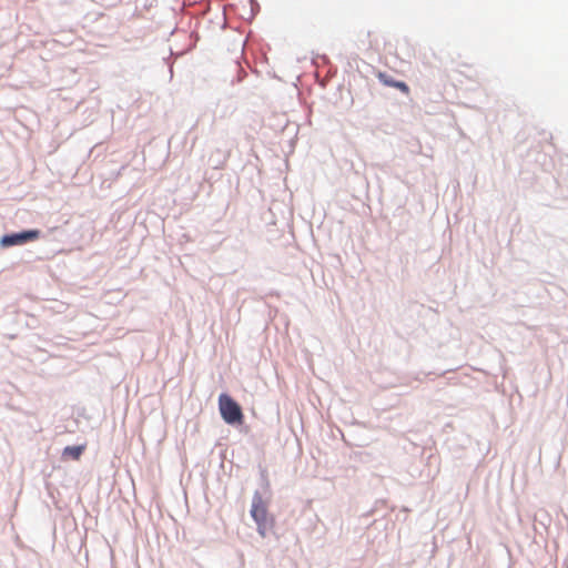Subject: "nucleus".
I'll list each match as a JSON object with an SVG mask.
<instances>
[{
    "instance_id": "obj_1",
    "label": "nucleus",
    "mask_w": 568,
    "mask_h": 568,
    "mask_svg": "<svg viewBox=\"0 0 568 568\" xmlns=\"http://www.w3.org/2000/svg\"><path fill=\"white\" fill-rule=\"evenodd\" d=\"M251 516L257 526V532L263 538L275 526V518L268 513V504L258 493L253 496Z\"/></svg>"
},
{
    "instance_id": "obj_2",
    "label": "nucleus",
    "mask_w": 568,
    "mask_h": 568,
    "mask_svg": "<svg viewBox=\"0 0 568 568\" xmlns=\"http://www.w3.org/2000/svg\"><path fill=\"white\" fill-rule=\"evenodd\" d=\"M219 409L222 418L227 424H242L243 413L241 406L227 394L219 397Z\"/></svg>"
},
{
    "instance_id": "obj_3",
    "label": "nucleus",
    "mask_w": 568,
    "mask_h": 568,
    "mask_svg": "<svg viewBox=\"0 0 568 568\" xmlns=\"http://www.w3.org/2000/svg\"><path fill=\"white\" fill-rule=\"evenodd\" d=\"M36 240V229L23 230L20 232L7 233L0 237V247L8 248L23 245Z\"/></svg>"
},
{
    "instance_id": "obj_4",
    "label": "nucleus",
    "mask_w": 568,
    "mask_h": 568,
    "mask_svg": "<svg viewBox=\"0 0 568 568\" xmlns=\"http://www.w3.org/2000/svg\"><path fill=\"white\" fill-rule=\"evenodd\" d=\"M377 78H378V80L383 84H385L387 87L396 88L399 91H402L404 94H409V88H408V85L405 82L396 81V80H394L393 78H390L389 75H387L386 73H383V72H379L377 74Z\"/></svg>"
},
{
    "instance_id": "obj_5",
    "label": "nucleus",
    "mask_w": 568,
    "mask_h": 568,
    "mask_svg": "<svg viewBox=\"0 0 568 568\" xmlns=\"http://www.w3.org/2000/svg\"><path fill=\"white\" fill-rule=\"evenodd\" d=\"M84 449H85V445L67 446L62 452V456H63V458L79 460L80 457L82 456Z\"/></svg>"
}]
</instances>
